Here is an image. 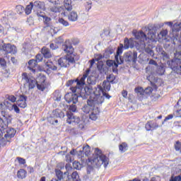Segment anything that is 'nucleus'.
I'll return each instance as SVG.
<instances>
[{
  "instance_id": "1",
  "label": "nucleus",
  "mask_w": 181,
  "mask_h": 181,
  "mask_svg": "<svg viewBox=\"0 0 181 181\" xmlns=\"http://www.w3.org/2000/svg\"><path fill=\"white\" fill-rule=\"evenodd\" d=\"M94 95H100V92L98 93L94 92L93 89V86L91 85H88L85 86L83 90H81L79 95L76 93H67L65 95V100L66 103H73V104H77L78 103V97H81L83 100H87L90 97H95Z\"/></svg>"
},
{
  "instance_id": "2",
  "label": "nucleus",
  "mask_w": 181,
  "mask_h": 181,
  "mask_svg": "<svg viewBox=\"0 0 181 181\" xmlns=\"http://www.w3.org/2000/svg\"><path fill=\"white\" fill-rule=\"evenodd\" d=\"M64 52L66 53L64 57H61L58 60V64L62 67H69L70 64L76 63L77 54L74 52V48L71 45L65 44L63 45Z\"/></svg>"
},
{
  "instance_id": "3",
  "label": "nucleus",
  "mask_w": 181,
  "mask_h": 181,
  "mask_svg": "<svg viewBox=\"0 0 181 181\" xmlns=\"http://www.w3.org/2000/svg\"><path fill=\"white\" fill-rule=\"evenodd\" d=\"M89 162H90L93 166H101V165H103L104 168H107V166H108L110 159L107 156L103 154V151H101V150L95 148V153L93 156V158L89 159Z\"/></svg>"
},
{
  "instance_id": "4",
  "label": "nucleus",
  "mask_w": 181,
  "mask_h": 181,
  "mask_svg": "<svg viewBox=\"0 0 181 181\" xmlns=\"http://www.w3.org/2000/svg\"><path fill=\"white\" fill-rule=\"evenodd\" d=\"M104 97L98 95H94V96H90L87 100V105H85L82 110L85 114H88L93 109L95 108L96 105H101L104 103Z\"/></svg>"
},
{
  "instance_id": "5",
  "label": "nucleus",
  "mask_w": 181,
  "mask_h": 181,
  "mask_svg": "<svg viewBox=\"0 0 181 181\" xmlns=\"http://www.w3.org/2000/svg\"><path fill=\"white\" fill-rule=\"evenodd\" d=\"M88 74H90V69H87L83 76H80L76 80L68 81L66 84V87H70V86H73L74 83H76L77 87L82 88V87L86 86V78L88 77Z\"/></svg>"
},
{
  "instance_id": "6",
  "label": "nucleus",
  "mask_w": 181,
  "mask_h": 181,
  "mask_svg": "<svg viewBox=\"0 0 181 181\" xmlns=\"http://www.w3.org/2000/svg\"><path fill=\"white\" fill-rule=\"evenodd\" d=\"M1 117H0V134L2 133L4 129H6L8 128V125L12 122V117L8 114L5 111H1Z\"/></svg>"
},
{
  "instance_id": "7",
  "label": "nucleus",
  "mask_w": 181,
  "mask_h": 181,
  "mask_svg": "<svg viewBox=\"0 0 181 181\" xmlns=\"http://www.w3.org/2000/svg\"><path fill=\"white\" fill-rule=\"evenodd\" d=\"M23 81H25L24 86H28L30 90L35 88L37 84V81L35 78L30 76L29 74L23 72L21 75Z\"/></svg>"
},
{
  "instance_id": "8",
  "label": "nucleus",
  "mask_w": 181,
  "mask_h": 181,
  "mask_svg": "<svg viewBox=\"0 0 181 181\" xmlns=\"http://www.w3.org/2000/svg\"><path fill=\"white\" fill-rule=\"evenodd\" d=\"M166 25L171 27L172 31L170 33L171 39H177L179 37V32H180L181 29V23H176L173 25V23L170 21Z\"/></svg>"
},
{
  "instance_id": "9",
  "label": "nucleus",
  "mask_w": 181,
  "mask_h": 181,
  "mask_svg": "<svg viewBox=\"0 0 181 181\" xmlns=\"http://www.w3.org/2000/svg\"><path fill=\"white\" fill-rule=\"evenodd\" d=\"M38 81H37V88L40 91H45L50 84L46 82V76L42 74H39L37 77Z\"/></svg>"
},
{
  "instance_id": "10",
  "label": "nucleus",
  "mask_w": 181,
  "mask_h": 181,
  "mask_svg": "<svg viewBox=\"0 0 181 181\" xmlns=\"http://www.w3.org/2000/svg\"><path fill=\"white\" fill-rule=\"evenodd\" d=\"M81 122V119L77 116H74L71 112H66V123L69 125H78Z\"/></svg>"
},
{
  "instance_id": "11",
  "label": "nucleus",
  "mask_w": 181,
  "mask_h": 181,
  "mask_svg": "<svg viewBox=\"0 0 181 181\" xmlns=\"http://www.w3.org/2000/svg\"><path fill=\"white\" fill-rule=\"evenodd\" d=\"M2 52H4L6 59H9V56L8 54H15L16 53V46L11 45V43H6Z\"/></svg>"
},
{
  "instance_id": "12",
  "label": "nucleus",
  "mask_w": 181,
  "mask_h": 181,
  "mask_svg": "<svg viewBox=\"0 0 181 181\" xmlns=\"http://www.w3.org/2000/svg\"><path fill=\"white\" fill-rule=\"evenodd\" d=\"M136 59H138V53L136 52L129 51L124 54V60L128 63H131V62L136 63Z\"/></svg>"
},
{
  "instance_id": "13",
  "label": "nucleus",
  "mask_w": 181,
  "mask_h": 181,
  "mask_svg": "<svg viewBox=\"0 0 181 181\" xmlns=\"http://www.w3.org/2000/svg\"><path fill=\"white\" fill-rule=\"evenodd\" d=\"M48 1L54 5L49 7V11L51 12H53L54 13L62 12V9H63V7L57 6V5H60V0H48Z\"/></svg>"
},
{
  "instance_id": "14",
  "label": "nucleus",
  "mask_w": 181,
  "mask_h": 181,
  "mask_svg": "<svg viewBox=\"0 0 181 181\" xmlns=\"http://www.w3.org/2000/svg\"><path fill=\"white\" fill-rule=\"evenodd\" d=\"M56 173V176L57 177V179L56 178H52L51 181H60V180H63V181H69L70 180V178H69V173L67 172H65L63 174V172H62V170H57L55 171Z\"/></svg>"
},
{
  "instance_id": "15",
  "label": "nucleus",
  "mask_w": 181,
  "mask_h": 181,
  "mask_svg": "<svg viewBox=\"0 0 181 181\" xmlns=\"http://www.w3.org/2000/svg\"><path fill=\"white\" fill-rule=\"evenodd\" d=\"M168 64L169 67L173 70L177 74H180L181 75V70L179 66L181 65V62L177 61L176 59L169 61L168 62Z\"/></svg>"
},
{
  "instance_id": "16",
  "label": "nucleus",
  "mask_w": 181,
  "mask_h": 181,
  "mask_svg": "<svg viewBox=\"0 0 181 181\" xmlns=\"http://www.w3.org/2000/svg\"><path fill=\"white\" fill-rule=\"evenodd\" d=\"M122 49H124V45L120 44L115 56V60L117 64H122V63H124V59H122V57L120 56V54H122Z\"/></svg>"
},
{
  "instance_id": "17",
  "label": "nucleus",
  "mask_w": 181,
  "mask_h": 181,
  "mask_svg": "<svg viewBox=\"0 0 181 181\" xmlns=\"http://www.w3.org/2000/svg\"><path fill=\"white\" fill-rule=\"evenodd\" d=\"M36 67H37V61L35 59H30L28 61L27 69L32 71L33 74H36L37 70H36Z\"/></svg>"
},
{
  "instance_id": "18",
  "label": "nucleus",
  "mask_w": 181,
  "mask_h": 181,
  "mask_svg": "<svg viewBox=\"0 0 181 181\" xmlns=\"http://www.w3.org/2000/svg\"><path fill=\"white\" fill-rule=\"evenodd\" d=\"M100 105H96L93 109H92L91 113L89 115V118L92 121H96L100 115Z\"/></svg>"
},
{
  "instance_id": "19",
  "label": "nucleus",
  "mask_w": 181,
  "mask_h": 181,
  "mask_svg": "<svg viewBox=\"0 0 181 181\" xmlns=\"http://www.w3.org/2000/svg\"><path fill=\"white\" fill-rule=\"evenodd\" d=\"M146 73L148 75L147 76V80L151 81V80H152L153 78V75L155 74V67L152 65H148L146 68Z\"/></svg>"
},
{
  "instance_id": "20",
  "label": "nucleus",
  "mask_w": 181,
  "mask_h": 181,
  "mask_svg": "<svg viewBox=\"0 0 181 181\" xmlns=\"http://www.w3.org/2000/svg\"><path fill=\"white\" fill-rule=\"evenodd\" d=\"M106 64L107 67H110L112 69L113 73H118V64L117 62H115L114 60H107L106 62Z\"/></svg>"
},
{
  "instance_id": "21",
  "label": "nucleus",
  "mask_w": 181,
  "mask_h": 181,
  "mask_svg": "<svg viewBox=\"0 0 181 181\" xmlns=\"http://www.w3.org/2000/svg\"><path fill=\"white\" fill-rule=\"evenodd\" d=\"M26 100H28V97L25 95H20L19 99L17 101V104L20 108H26L28 107V104L26 103Z\"/></svg>"
},
{
  "instance_id": "22",
  "label": "nucleus",
  "mask_w": 181,
  "mask_h": 181,
  "mask_svg": "<svg viewBox=\"0 0 181 181\" xmlns=\"http://www.w3.org/2000/svg\"><path fill=\"white\" fill-rule=\"evenodd\" d=\"M135 46V42L134 41V38L128 39V37H125L124 40V49H132Z\"/></svg>"
},
{
  "instance_id": "23",
  "label": "nucleus",
  "mask_w": 181,
  "mask_h": 181,
  "mask_svg": "<svg viewBox=\"0 0 181 181\" xmlns=\"http://www.w3.org/2000/svg\"><path fill=\"white\" fill-rule=\"evenodd\" d=\"M145 128L146 131H154V129L159 128V124H158L156 122L150 121L146 124Z\"/></svg>"
},
{
  "instance_id": "24",
  "label": "nucleus",
  "mask_w": 181,
  "mask_h": 181,
  "mask_svg": "<svg viewBox=\"0 0 181 181\" xmlns=\"http://www.w3.org/2000/svg\"><path fill=\"white\" fill-rule=\"evenodd\" d=\"M153 88L148 86L144 89L145 97H150V95H152V93H153V90H155V91L158 90V86L156 85H153Z\"/></svg>"
},
{
  "instance_id": "25",
  "label": "nucleus",
  "mask_w": 181,
  "mask_h": 181,
  "mask_svg": "<svg viewBox=\"0 0 181 181\" xmlns=\"http://www.w3.org/2000/svg\"><path fill=\"white\" fill-rule=\"evenodd\" d=\"M33 4L34 9L39 11H46V7L45 6V2L43 1H35Z\"/></svg>"
},
{
  "instance_id": "26",
  "label": "nucleus",
  "mask_w": 181,
  "mask_h": 181,
  "mask_svg": "<svg viewBox=\"0 0 181 181\" xmlns=\"http://www.w3.org/2000/svg\"><path fill=\"white\" fill-rule=\"evenodd\" d=\"M41 53L45 59H50L52 57V52H50V49L47 47H43L41 49Z\"/></svg>"
},
{
  "instance_id": "27",
  "label": "nucleus",
  "mask_w": 181,
  "mask_h": 181,
  "mask_svg": "<svg viewBox=\"0 0 181 181\" xmlns=\"http://www.w3.org/2000/svg\"><path fill=\"white\" fill-rule=\"evenodd\" d=\"M26 176H28V172L25 169L21 168L17 172L18 179L23 180L26 178Z\"/></svg>"
},
{
  "instance_id": "28",
  "label": "nucleus",
  "mask_w": 181,
  "mask_h": 181,
  "mask_svg": "<svg viewBox=\"0 0 181 181\" xmlns=\"http://www.w3.org/2000/svg\"><path fill=\"white\" fill-rule=\"evenodd\" d=\"M45 66L47 67V71L49 70H51L52 71H57V66L53 64V62L50 60H48L47 62H45Z\"/></svg>"
},
{
  "instance_id": "29",
  "label": "nucleus",
  "mask_w": 181,
  "mask_h": 181,
  "mask_svg": "<svg viewBox=\"0 0 181 181\" xmlns=\"http://www.w3.org/2000/svg\"><path fill=\"white\" fill-rule=\"evenodd\" d=\"M134 36L137 40H144L146 38V34L144 31L134 33Z\"/></svg>"
},
{
  "instance_id": "30",
  "label": "nucleus",
  "mask_w": 181,
  "mask_h": 181,
  "mask_svg": "<svg viewBox=\"0 0 181 181\" xmlns=\"http://www.w3.org/2000/svg\"><path fill=\"white\" fill-rule=\"evenodd\" d=\"M68 19L70 21V22H76L77 19H78V15L76 11H71L68 15Z\"/></svg>"
},
{
  "instance_id": "31",
  "label": "nucleus",
  "mask_w": 181,
  "mask_h": 181,
  "mask_svg": "<svg viewBox=\"0 0 181 181\" xmlns=\"http://www.w3.org/2000/svg\"><path fill=\"white\" fill-rule=\"evenodd\" d=\"M134 92L137 94L138 97H142V98L145 97V89L142 87L135 88Z\"/></svg>"
},
{
  "instance_id": "32",
  "label": "nucleus",
  "mask_w": 181,
  "mask_h": 181,
  "mask_svg": "<svg viewBox=\"0 0 181 181\" xmlns=\"http://www.w3.org/2000/svg\"><path fill=\"white\" fill-rule=\"evenodd\" d=\"M16 134V130L13 128L7 129L6 134L4 135L6 138H13Z\"/></svg>"
},
{
  "instance_id": "33",
  "label": "nucleus",
  "mask_w": 181,
  "mask_h": 181,
  "mask_svg": "<svg viewBox=\"0 0 181 181\" xmlns=\"http://www.w3.org/2000/svg\"><path fill=\"white\" fill-rule=\"evenodd\" d=\"M73 2L71 0H64V6L66 11H70L73 9Z\"/></svg>"
},
{
  "instance_id": "34",
  "label": "nucleus",
  "mask_w": 181,
  "mask_h": 181,
  "mask_svg": "<svg viewBox=\"0 0 181 181\" xmlns=\"http://www.w3.org/2000/svg\"><path fill=\"white\" fill-rule=\"evenodd\" d=\"M165 68L163 65H158L157 69L156 70V73L158 74V76H163L165 74Z\"/></svg>"
},
{
  "instance_id": "35",
  "label": "nucleus",
  "mask_w": 181,
  "mask_h": 181,
  "mask_svg": "<svg viewBox=\"0 0 181 181\" xmlns=\"http://www.w3.org/2000/svg\"><path fill=\"white\" fill-rule=\"evenodd\" d=\"M119 151L121 153H124V152H127L128 151V143L122 142L119 145Z\"/></svg>"
},
{
  "instance_id": "36",
  "label": "nucleus",
  "mask_w": 181,
  "mask_h": 181,
  "mask_svg": "<svg viewBox=\"0 0 181 181\" xmlns=\"http://www.w3.org/2000/svg\"><path fill=\"white\" fill-rule=\"evenodd\" d=\"M54 117H56V118H62L64 117V113L59 109H56L52 112Z\"/></svg>"
},
{
  "instance_id": "37",
  "label": "nucleus",
  "mask_w": 181,
  "mask_h": 181,
  "mask_svg": "<svg viewBox=\"0 0 181 181\" xmlns=\"http://www.w3.org/2000/svg\"><path fill=\"white\" fill-rule=\"evenodd\" d=\"M102 88L103 91H110L111 90V84L107 81H104Z\"/></svg>"
},
{
  "instance_id": "38",
  "label": "nucleus",
  "mask_w": 181,
  "mask_h": 181,
  "mask_svg": "<svg viewBox=\"0 0 181 181\" xmlns=\"http://www.w3.org/2000/svg\"><path fill=\"white\" fill-rule=\"evenodd\" d=\"M83 152L85 154V156H90V153H91V148L90 146L86 145L83 147Z\"/></svg>"
},
{
  "instance_id": "39",
  "label": "nucleus",
  "mask_w": 181,
  "mask_h": 181,
  "mask_svg": "<svg viewBox=\"0 0 181 181\" xmlns=\"http://www.w3.org/2000/svg\"><path fill=\"white\" fill-rule=\"evenodd\" d=\"M33 8H35V7L33 6V4L30 2V4L25 7V9L24 8L25 15H30V13H32Z\"/></svg>"
},
{
  "instance_id": "40",
  "label": "nucleus",
  "mask_w": 181,
  "mask_h": 181,
  "mask_svg": "<svg viewBox=\"0 0 181 181\" xmlns=\"http://www.w3.org/2000/svg\"><path fill=\"white\" fill-rule=\"evenodd\" d=\"M71 177L72 181H81L77 171H74V173H72Z\"/></svg>"
},
{
  "instance_id": "41",
  "label": "nucleus",
  "mask_w": 181,
  "mask_h": 181,
  "mask_svg": "<svg viewBox=\"0 0 181 181\" xmlns=\"http://www.w3.org/2000/svg\"><path fill=\"white\" fill-rule=\"evenodd\" d=\"M16 12L18 15H22V13H23V12H25V7H23L22 5L16 6Z\"/></svg>"
},
{
  "instance_id": "42",
  "label": "nucleus",
  "mask_w": 181,
  "mask_h": 181,
  "mask_svg": "<svg viewBox=\"0 0 181 181\" xmlns=\"http://www.w3.org/2000/svg\"><path fill=\"white\" fill-rule=\"evenodd\" d=\"M98 90H99V91H100V93H103L102 97H103V98H104V97H105V98H107V100H110L111 98V95H110L108 93H107L104 91V89H103V86H99Z\"/></svg>"
},
{
  "instance_id": "43",
  "label": "nucleus",
  "mask_w": 181,
  "mask_h": 181,
  "mask_svg": "<svg viewBox=\"0 0 181 181\" xmlns=\"http://www.w3.org/2000/svg\"><path fill=\"white\" fill-rule=\"evenodd\" d=\"M9 105H11V103L8 101L4 102V103H0V110L4 111L5 110V106L9 110Z\"/></svg>"
},
{
  "instance_id": "44",
  "label": "nucleus",
  "mask_w": 181,
  "mask_h": 181,
  "mask_svg": "<svg viewBox=\"0 0 181 181\" xmlns=\"http://www.w3.org/2000/svg\"><path fill=\"white\" fill-rule=\"evenodd\" d=\"M115 81V76L113 74H110L107 77V81L109 83H112V84H114V83Z\"/></svg>"
},
{
  "instance_id": "45",
  "label": "nucleus",
  "mask_w": 181,
  "mask_h": 181,
  "mask_svg": "<svg viewBox=\"0 0 181 181\" xmlns=\"http://www.w3.org/2000/svg\"><path fill=\"white\" fill-rule=\"evenodd\" d=\"M174 148L177 152H180V153H181V142L177 141L174 145Z\"/></svg>"
},
{
  "instance_id": "46",
  "label": "nucleus",
  "mask_w": 181,
  "mask_h": 181,
  "mask_svg": "<svg viewBox=\"0 0 181 181\" xmlns=\"http://www.w3.org/2000/svg\"><path fill=\"white\" fill-rule=\"evenodd\" d=\"M58 22L61 23V25H63V26H65V27L70 25V23H69V21L64 20V18H59Z\"/></svg>"
},
{
  "instance_id": "47",
  "label": "nucleus",
  "mask_w": 181,
  "mask_h": 181,
  "mask_svg": "<svg viewBox=\"0 0 181 181\" xmlns=\"http://www.w3.org/2000/svg\"><path fill=\"white\" fill-rule=\"evenodd\" d=\"M72 166L74 169H76L77 170H80V169H81V164L78 161H74Z\"/></svg>"
},
{
  "instance_id": "48",
  "label": "nucleus",
  "mask_w": 181,
  "mask_h": 181,
  "mask_svg": "<svg viewBox=\"0 0 181 181\" xmlns=\"http://www.w3.org/2000/svg\"><path fill=\"white\" fill-rule=\"evenodd\" d=\"M43 19L45 25H46L47 28H49V26H50V21H52V18L45 16Z\"/></svg>"
},
{
  "instance_id": "49",
  "label": "nucleus",
  "mask_w": 181,
  "mask_h": 181,
  "mask_svg": "<svg viewBox=\"0 0 181 181\" xmlns=\"http://www.w3.org/2000/svg\"><path fill=\"white\" fill-rule=\"evenodd\" d=\"M11 109L9 108V110H14L16 114H19V112H21V110H19V107H18V105H16V104H14V105L11 104Z\"/></svg>"
},
{
  "instance_id": "50",
  "label": "nucleus",
  "mask_w": 181,
  "mask_h": 181,
  "mask_svg": "<svg viewBox=\"0 0 181 181\" xmlns=\"http://www.w3.org/2000/svg\"><path fill=\"white\" fill-rule=\"evenodd\" d=\"M76 155H77V157L78 158V159H81V160H83V158H84V156H86V154L83 153V150L76 151Z\"/></svg>"
},
{
  "instance_id": "51",
  "label": "nucleus",
  "mask_w": 181,
  "mask_h": 181,
  "mask_svg": "<svg viewBox=\"0 0 181 181\" xmlns=\"http://www.w3.org/2000/svg\"><path fill=\"white\" fill-rule=\"evenodd\" d=\"M7 100H8V101H11V103H16V97H15V95H8Z\"/></svg>"
},
{
  "instance_id": "52",
  "label": "nucleus",
  "mask_w": 181,
  "mask_h": 181,
  "mask_svg": "<svg viewBox=\"0 0 181 181\" xmlns=\"http://www.w3.org/2000/svg\"><path fill=\"white\" fill-rule=\"evenodd\" d=\"M17 160L18 161L19 165H25L26 164V160L23 158L17 157Z\"/></svg>"
},
{
  "instance_id": "53",
  "label": "nucleus",
  "mask_w": 181,
  "mask_h": 181,
  "mask_svg": "<svg viewBox=\"0 0 181 181\" xmlns=\"http://www.w3.org/2000/svg\"><path fill=\"white\" fill-rule=\"evenodd\" d=\"M175 60H177V62H181V52H177L175 54Z\"/></svg>"
},
{
  "instance_id": "54",
  "label": "nucleus",
  "mask_w": 181,
  "mask_h": 181,
  "mask_svg": "<svg viewBox=\"0 0 181 181\" xmlns=\"http://www.w3.org/2000/svg\"><path fill=\"white\" fill-rule=\"evenodd\" d=\"M36 15L39 17V18H45L46 16V14L45 13V12L37 10Z\"/></svg>"
},
{
  "instance_id": "55",
  "label": "nucleus",
  "mask_w": 181,
  "mask_h": 181,
  "mask_svg": "<svg viewBox=\"0 0 181 181\" xmlns=\"http://www.w3.org/2000/svg\"><path fill=\"white\" fill-rule=\"evenodd\" d=\"M76 110H77V106H76L75 105H72L69 107V112H76Z\"/></svg>"
},
{
  "instance_id": "56",
  "label": "nucleus",
  "mask_w": 181,
  "mask_h": 181,
  "mask_svg": "<svg viewBox=\"0 0 181 181\" xmlns=\"http://www.w3.org/2000/svg\"><path fill=\"white\" fill-rule=\"evenodd\" d=\"M54 100L55 101H60V100H62V94H60V93H54Z\"/></svg>"
},
{
  "instance_id": "57",
  "label": "nucleus",
  "mask_w": 181,
  "mask_h": 181,
  "mask_svg": "<svg viewBox=\"0 0 181 181\" xmlns=\"http://www.w3.org/2000/svg\"><path fill=\"white\" fill-rule=\"evenodd\" d=\"M35 60H37V62L38 63H40V62H42L43 60V56H42V54H37L36 56H35Z\"/></svg>"
},
{
  "instance_id": "58",
  "label": "nucleus",
  "mask_w": 181,
  "mask_h": 181,
  "mask_svg": "<svg viewBox=\"0 0 181 181\" xmlns=\"http://www.w3.org/2000/svg\"><path fill=\"white\" fill-rule=\"evenodd\" d=\"M105 53L107 54V56H110V54H112V53H114V49L111 48H107L105 49Z\"/></svg>"
},
{
  "instance_id": "59",
  "label": "nucleus",
  "mask_w": 181,
  "mask_h": 181,
  "mask_svg": "<svg viewBox=\"0 0 181 181\" xmlns=\"http://www.w3.org/2000/svg\"><path fill=\"white\" fill-rule=\"evenodd\" d=\"M65 159L66 162H68V163L73 162V158H71V156L70 154H66Z\"/></svg>"
},
{
  "instance_id": "60",
  "label": "nucleus",
  "mask_w": 181,
  "mask_h": 181,
  "mask_svg": "<svg viewBox=\"0 0 181 181\" xmlns=\"http://www.w3.org/2000/svg\"><path fill=\"white\" fill-rule=\"evenodd\" d=\"M0 64L1 67H6V61L4 58H0Z\"/></svg>"
},
{
  "instance_id": "61",
  "label": "nucleus",
  "mask_w": 181,
  "mask_h": 181,
  "mask_svg": "<svg viewBox=\"0 0 181 181\" xmlns=\"http://www.w3.org/2000/svg\"><path fill=\"white\" fill-rule=\"evenodd\" d=\"M80 43V40L78 38H72L71 39V44L76 46V45H78Z\"/></svg>"
},
{
  "instance_id": "62",
  "label": "nucleus",
  "mask_w": 181,
  "mask_h": 181,
  "mask_svg": "<svg viewBox=\"0 0 181 181\" xmlns=\"http://www.w3.org/2000/svg\"><path fill=\"white\" fill-rule=\"evenodd\" d=\"M170 181H181V175L171 177Z\"/></svg>"
},
{
  "instance_id": "63",
  "label": "nucleus",
  "mask_w": 181,
  "mask_h": 181,
  "mask_svg": "<svg viewBox=\"0 0 181 181\" xmlns=\"http://www.w3.org/2000/svg\"><path fill=\"white\" fill-rule=\"evenodd\" d=\"M63 42H64V40L62 37H59L58 38H57L55 40V43H57V45H62V43H63Z\"/></svg>"
},
{
  "instance_id": "64",
  "label": "nucleus",
  "mask_w": 181,
  "mask_h": 181,
  "mask_svg": "<svg viewBox=\"0 0 181 181\" xmlns=\"http://www.w3.org/2000/svg\"><path fill=\"white\" fill-rule=\"evenodd\" d=\"M160 35L162 36V37H165L168 35V30H163L160 31Z\"/></svg>"
}]
</instances>
